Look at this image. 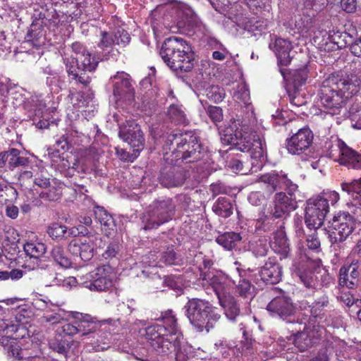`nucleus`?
I'll return each mask as SVG.
<instances>
[{"label":"nucleus","mask_w":361,"mask_h":361,"mask_svg":"<svg viewBox=\"0 0 361 361\" xmlns=\"http://www.w3.org/2000/svg\"><path fill=\"white\" fill-rule=\"evenodd\" d=\"M250 250L256 257H264L269 251V245L266 238H260L250 243Z\"/></svg>","instance_id":"obj_51"},{"label":"nucleus","mask_w":361,"mask_h":361,"mask_svg":"<svg viewBox=\"0 0 361 361\" xmlns=\"http://www.w3.org/2000/svg\"><path fill=\"white\" fill-rule=\"evenodd\" d=\"M233 97L240 106L235 117L231 120V124L224 133H221V140L224 145H231L239 151L250 149L255 150V158H261L263 155V145L261 136L250 128L251 118H254V111L250 102V92L245 87H241L234 93Z\"/></svg>","instance_id":"obj_1"},{"label":"nucleus","mask_w":361,"mask_h":361,"mask_svg":"<svg viewBox=\"0 0 361 361\" xmlns=\"http://www.w3.org/2000/svg\"><path fill=\"white\" fill-rule=\"evenodd\" d=\"M24 250L27 255L30 256V259L33 258L36 260L37 268L44 269V264L39 259L47 250V247L44 243L39 242L27 243L24 245Z\"/></svg>","instance_id":"obj_36"},{"label":"nucleus","mask_w":361,"mask_h":361,"mask_svg":"<svg viewBox=\"0 0 361 361\" xmlns=\"http://www.w3.org/2000/svg\"><path fill=\"white\" fill-rule=\"evenodd\" d=\"M112 274L113 268L104 264L87 274L84 283L91 290L105 291L112 286Z\"/></svg>","instance_id":"obj_10"},{"label":"nucleus","mask_w":361,"mask_h":361,"mask_svg":"<svg viewBox=\"0 0 361 361\" xmlns=\"http://www.w3.org/2000/svg\"><path fill=\"white\" fill-rule=\"evenodd\" d=\"M176 361H189L190 358L193 356V348L180 334L178 341L176 344Z\"/></svg>","instance_id":"obj_43"},{"label":"nucleus","mask_w":361,"mask_h":361,"mask_svg":"<svg viewBox=\"0 0 361 361\" xmlns=\"http://www.w3.org/2000/svg\"><path fill=\"white\" fill-rule=\"evenodd\" d=\"M245 2L255 14L269 12L271 8L269 0H245Z\"/></svg>","instance_id":"obj_53"},{"label":"nucleus","mask_w":361,"mask_h":361,"mask_svg":"<svg viewBox=\"0 0 361 361\" xmlns=\"http://www.w3.org/2000/svg\"><path fill=\"white\" fill-rule=\"evenodd\" d=\"M92 171V169L88 168L84 164H80L76 159H74L73 166L68 169H66L61 172L66 177H72L74 176L75 172L90 173Z\"/></svg>","instance_id":"obj_57"},{"label":"nucleus","mask_w":361,"mask_h":361,"mask_svg":"<svg viewBox=\"0 0 361 361\" xmlns=\"http://www.w3.org/2000/svg\"><path fill=\"white\" fill-rule=\"evenodd\" d=\"M49 345L51 349L61 355H66L70 348L68 341L63 339L52 340Z\"/></svg>","instance_id":"obj_60"},{"label":"nucleus","mask_w":361,"mask_h":361,"mask_svg":"<svg viewBox=\"0 0 361 361\" xmlns=\"http://www.w3.org/2000/svg\"><path fill=\"white\" fill-rule=\"evenodd\" d=\"M160 56L174 71L189 72L193 68L194 53L187 42L180 37L166 39L161 46Z\"/></svg>","instance_id":"obj_4"},{"label":"nucleus","mask_w":361,"mask_h":361,"mask_svg":"<svg viewBox=\"0 0 361 361\" xmlns=\"http://www.w3.org/2000/svg\"><path fill=\"white\" fill-rule=\"evenodd\" d=\"M341 189L352 197V205L350 207L351 218L355 224H361V182L353 180L342 183Z\"/></svg>","instance_id":"obj_16"},{"label":"nucleus","mask_w":361,"mask_h":361,"mask_svg":"<svg viewBox=\"0 0 361 361\" xmlns=\"http://www.w3.org/2000/svg\"><path fill=\"white\" fill-rule=\"evenodd\" d=\"M157 97L158 91L156 87H151L147 90L142 96V101L144 107L156 110Z\"/></svg>","instance_id":"obj_52"},{"label":"nucleus","mask_w":361,"mask_h":361,"mask_svg":"<svg viewBox=\"0 0 361 361\" xmlns=\"http://www.w3.org/2000/svg\"><path fill=\"white\" fill-rule=\"evenodd\" d=\"M80 228H82L81 226H79L78 228H68L65 225L58 222H54L48 226L47 232L52 240L56 241H61L67 240L72 237H75L80 233L83 234L84 235L87 234L86 230L80 231Z\"/></svg>","instance_id":"obj_21"},{"label":"nucleus","mask_w":361,"mask_h":361,"mask_svg":"<svg viewBox=\"0 0 361 361\" xmlns=\"http://www.w3.org/2000/svg\"><path fill=\"white\" fill-rule=\"evenodd\" d=\"M54 147L55 149L53 152H51V154H53L54 157H59L61 159V155L59 154V150L62 149L66 151L69 149V144L67 140V137L65 135L60 137L58 140H56Z\"/></svg>","instance_id":"obj_64"},{"label":"nucleus","mask_w":361,"mask_h":361,"mask_svg":"<svg viewBox=\"0 0 361 361\" xmlns=\"http://www.w3.org/2000/svg\"><path fill=\"white\" fill-rule=\"evenodd\" d=\"M145 331L146 338L150 342L151 347H152L153 342L158 341V339L159 340L166 334V328L161 324H155L147 327Z\"/></svg>","instance_id":"obj_50"},{"label":"nucleus","mask_w":361,"mask_h":361,"mask_svg":"<svg viewBox=\"0 0 361 361\" xmlns=\"http://www.w3.org/2000/svg\"><path fill=\"white\" fill-rule=\"evenodd\" d=\"M216 242L227 250L235 249L242 240L239 233L226 232L216 238Z\"/></svg>","instance_id":"obj_42"},{"label":"nucleus","mask_w":361,"mask_h":361,"mask_svg":"<svg viewBox=\"0 0 361 361\" xmlns=\"http://www.w3.org/2000/svg\"><path fill=\"white\" fill-rule=\"evenodd\" d=\"M279 71L284 80L288 82L287 88L299 92L300 87L304 85L307 79L308 74L306 68H300L289 71L284 68H279Z\"/></svg>","instance_id":"obj_28"},{"label":"nucleus","mask_w":361,"mask_h":361,"mask_svg":"<svg viewBox=\"0 0 361 361\" xmlns=\"http://www.w3.org/2000/svg\"><path fill=\"white\" fill-rule=\"evenodd\" d=\"M326 156L339 163V159L343 157V150L347 145L337 137H331L324 145Z\"/></svg>","instance_id":"obj_33"},{"label":"nucleus","mask_w":361,"mask_h":361,"mask_svg":"<svg viewBox=\"0 0 361 361\" xmlns=\"http://www.w3.org/2000/svg\"><path fill=\"white\" fill-rule=\"evenodd\" d=\"M339 164L348 169H361V154L347 145L343 150V157L339 159ZM357 180L361 182V178Z\"/></svg>","instance_id":"obj_32"},{"label":"nucleus","mask_w":361,"mask_h":361,"mask_svg":"<svg viewBox=\"0 0 361 361\" xmlns=\"http://www.w3.org/2000/svg\"><path fill=\"white\" fill-rule=\"evenodd\" d=\"M43 281L47 286H54L63 285L65 280L61 274L49 269L43 275Z\"/></svg>","instance_id":"obj_55"},{"label":"nucleus","mask_w":361,"mask_h":361,"mask_svg":"<svg viewBox=\"0 0 361 361\" xmlns=\"http://www.w3.org/2000/svg\"><path fill=\"white\" fill-rule=\"evenodd\" d=\"M282 180L281 190H285L284 192L286 193V197L288 200H291L292 202L298 204L297 194L299 193L298 185L289 179L286 173H285Z\"/></svg>","instance_id":"obj_48"},{"label":"nucleus","mask_w":361,"mask_h":361,"mask_svg":"<svg viewBox=\"0 0 361 361\" xmlns=\"http://www.w3.org/2000/svg\"><path fill=\"white\" fill-rule=\"evenodd\" d=\"M68 250L73 255L79 256L82 260L89 261L93 257V239L87 237L83 241L73 240L68 245Z\"/></svg>","instance_id":"obj_27"},{"label":"nucleus","mask_w":361,"mask_h":361,"mask_svg":"<svg viewBox=\"0 0 361 361\" xmlns=\"http://www.w3.org/2000/svg\"><path fill=\"white\" fill-rule=\"evenodd\" d=\"M295 275L300 279L304 286L308 288H316L318 286V276L312 269L297 268Z\"/></svg>","instance_id":"obj_44"},{"label":"nucleus","mask_w":361,"mask_h":361,"mask_svg":"<svg viewBox=\"0 0 361 361\" xmlns=\"http://www.w3.org/2000/svg\"><path fill=\"white\" fill-rule=\"evenodd\" d=\"M295 27L301 32H307L313 26V20L310 16L302 15L300 16L298 19L295 20Z\"/></svg>","instance_id":"obj_56"},{"label":"nucleus","mask_w":361,"mask_h":361,"mask_svg":"<svg viewBox=\"0 0 361 361\" xmlns=\"http://www.w3.org/2000/svg\"><path fill=\"white\" fill-rule=\"evenodd\" d=\"M176 207L171 197L164 196L154 200L141 216L143 229H157L170 221L175 215Z\"/></svg>","instance_id":"obj_6"},{"label":"nucleus","mask_w":361,"mask_h":361,"mask_svg":"<svg viewBox=\"0 0 361 361\" xmlns=\"http://www.w3.org/2000/svg\"><path fill=\"white\" fill-rule=\"evenodd\" d=\"M285 173L283 171H272L262 175L259 178V182L264 184V188L269 194L274 193L278 190H281L282 178Z\"/></svg>","instance_id":"obj_31"},{"label":"nucleus","mask_w":361,"mask_h":361,"mask_svg":"<svg viewBox=\"0 0 361 361\" xmlns=\"http://www.w3.org/2000/svg\"><path fill=\"white\" fill-rule=\"evenodd\" d=\"M298 204L288 200L286 193L283 192H276L274 197L272 204L270 205L269 213L275 219H286L292 211L297 209Z\"/></svg>","instance_id":"obj_17"},{"label":"nucleus","mask_w":361,"mask_h":361,"mask_svg":"<svg viewBox=\"0 0 361 361\" xmlns=\"http://www.w3.org/2000/svg\"><path fill=\"white\" fill-rule=\"evenodd\" d=\"M267 310L273 316L279 317L288 322H294V319H291V317L295 312V307L291 298L286 295L283 291L281 290L280 295L274 298L269 302Z\"/></svg>","instance_id":"obj_12"},{"label":"nucleus","mask_w":361,"mask_h":361,"mask_svg":"<svg viewBox=\"0 0 361 361\" xmlns=\"http://www.w3.org/2000/svg\"><path fill=\"white\" fill-rule=\"evenodd\" d=\"M329 298L326 295H322L318 298L310 307V312L314 319L319 317L324 307L329 305Z\"/></svg>","instance_id":"obj_54"},{"label":"nucleus","mask_w":361,"mask_h":361,"mask_svg":"<svg viewBox=\"0 0 361 361\" xmlns=\"http://www.w3.org/2000/svg\"><path fill=\"white\" fill-rule=\"evenodd\" d=\"M360 86L361 79L356 74H332L322 82L319 92L321 102L328 114H338L343 98L355 94Z\"/></svg>","instance_id":"obj_2"},{"label":"nucleus","mask_w":361,"mask_h":361,"mask_svg":"<svg viewBox=\"0 0 361 361\" xmlns=\"http://www.w3.org/2000/svg\"><path fill=\"white\" fill-rule=\"evenodd\" d=\"M16 195L17 191L13 187L0 183V204H6L10 197Z\"/></svg>","instance_id":"obj_59"},{"label":"nucleus","mask_w":361,"mask_h":361,"mask_svg":"<svg viewBox=\"0 0 361 361\" xmlns=\"http://www.w3.org/2000/svg\"><path fill=\"white\" fill-rule=\"evenodd\" d=\"M358 260H353L348 266H343L339 271V285L353 289L359 282Z\"/></svg>","instance_id":"obj_24"},{"label":"nucleus","mask_w":361,"mask_h":361,"mask_svg":"<svg viewBox=\"0 0 361 361\" xmlns=\"http://www.w3.org/2000/svg\"><path fill=\"white\" fill-rule=\"evenodd\" d=\"M167 113L171 121L176 124H185L188 123L186 115L182 109V106L171 104Z\"/></svg>","instance_id":"obj_49"},{"label":"nucleus","mask_w":361,"mask_h":361,"mask_svg":"<svg viewBox=\"0 0 361 361\" xmlns=\"http://www.w3.org/2000/svg\"><path fill=\"white\" fill-rule=\"evenodd\" d=\"M20 317L12 316L0 319V331L6 334H15L18 331L25 332V329L20 321Z\"/></svg>","instance_id":"obj_37"},{"label":"nucleus","mask_w":361,"mask_h":361,"mask_svg":"<svg viewBox=\"0 0 361 361\" xmlns=\"http://www.w3.org/2000/svg\"><path fill=\"white\" fill-rule=\"evenodd\" d=\"M345 347V343L341 341H334L328 343L324 351H319L318 354L310 359L309 361H329V355L335 353L336 356H339L341 353V348Z\"/></svg>","instance_id":"obj_45"},{"label":"nucleus","mask_w":361,"mask_h":361,"mask_svg":"<svg viewBox=\"0 0 361 361\" xmlns=\"http://www.w3.org/2000/svg\"><path fill=\"white\" fill-rule=\"evenodd\" d=\"M63 63L66 66V72L68 78L71 80L75 81L77 83L87 86L91 81L90 75H84L82 73H75V68L80 64V59L74 57H68L63 59Z\"/></svg>","instance_id":"obj_30"},{"label":"nucleus","mask_w":361,"mask_h":361,"mask_svg":"<svg viewBox=\"0 0 361 361\" xmlns=\"http://www.w3.org/2000/svg\"><path fill=\"white\" fill-rule=\"evenodd\" d=\"M130 41V35L122 27H118L114 32L101 31L97 46L102 50V53H97L98 59L108 60L113 51L114 45L124 47L129 44Z\"/></svg>","instance_id":"obj_9"},{"label":"nucleus","mask_w":361,"mask_h":361,"mask_svg":"<svg viewBox=\"0 0 361 361\" xmlns=\"http://www.w3.org/2000/svg\"><path fill=\"white\" fill-rule=\"evenodd\" d=\"M200 269L201 271L200 278L203 281H207L212 286L218 299L229 293L226 286L227 277L221 272L214 271H203L202 267H200Z\"/></svg>","instance_id":"obj_20"},{"label":"nucleus","mask_w":361,"mask_h":361,"mask_svg":"<svg viewBox=\"0 0 361 361\" xmlns=\"http://www.w3.org/2000/svg\"><path fill=\"white\" fill-rule=\"evenodd\" d=\"M39 23H32L27 31L25 39L27 42L35 47H39L44 44L46 32L44 26H39Z\"/></svg>","instance_id":"obj_39"},{"label":"nucleus","mask_w":361,"mask_h":361,"mask_svg":"<svg viewBox=\"0 0 361 361\" xmlns=\"http://www.w3.org/2000/svg\"><path fill=\"white\" fill-rule=\"evenodd\" d=\"M180 333L169 332L158 341L152 343V348L159 355H168L176 351Z\"/></svg>","instance_id":"obj_26"},{"label":"nucleus","mask_w":361,"mask_h":361,"mask_svg":"<svg viewBox=\"0 0 361 361\" xmlns=\"http://www.w3.org/2000/svg\"><path fill=\"white\" fill-rule=\"evenodd\" d=\"M70 315L72 319H78L79 336L82 339L93 337L95 332L104 324V322L99 321L88 314L71 312Z\"/></svg>","instance_id":"obj_14"},{"label":"nucleus","mask_w":361,"mask_h":361,"mask_svg":"<svg viewBox=\"0 0 361 361\" xmlns=\"http://www.w3.org/2000/svg\"><path fill=\"white\" fill-rule=\"evenodd\" d=\"M184 309L190 324L198 332H209L221 317L217 308L206 300L190 299Z\"/></svg>","instance_id":"obj_5"},{"label":"nucleus","mask_w":361,"mask_h":361,"mask_svg":"<svg viewBox=\"0 0 361 361\" xmlns=\"http://www.w3.org/2000/svg\"><path fill=\"white\" fill-rule=\"evenodd\" d=\"M120 251V245L116 241H113L109 244L102 256L106 259H111L115 257Z\"/></svg>","instance_id":"obj_63"},{"label":"nucleus","mask_w":361,"mask_h":361,"mask_svg":"<svg viewBox=\"0 0 361 361\" xmlns=\"http://www.w3.org/2000/svg\"><path fill=\"white\" fill-rule=\"evenodd\" d=\"M90 341V345L96 352L104 351L110 348L111 343V334L104 331L102 327L98 331L95 332L93 337L88 338Z\"/></svg>","instance_id":"obj_35"},{"label":"nucleus","mask_w":361,"mask_h":361,"mask_svg":"<svg viewBox=\"0 0 361 361\" xmlns=\"http://www.w3.org/2000/svg\"><path fill=\"white\" fill-rule=\"evenodd\" d=\"M187 178L185 170L176 166H167L161 171L159 180L163 187L170 188L181 186Z\"/></svg>","instance_id":"obj_18"},{"label":"nucleus","mask_w":361,"mask_h":361,"mask_svg":"<svg viewBox=\"0 0 361 361\" xmlns=\"http://www.w3.org/2000/svg\"><path fill=\"white\" fill-rule=\"evenodd\" d=\"M118 135L133 148V151L135 152L134 157H137L144 145L140 126L134 121H129L126 125L120 126Z\"/></svg>","instance_id":"obj_13"},{"label":"nucleus","mask_w":361,"mask_h":361,"mask_svg":"<svg viewBox=\"0 0 361 361\" xmlns=\"http://www.w3.org/2000/svg\"><path fill=\"white\" fill-rule=\"evenodd\" d=\"M82 57L83 59H80V64L83 68V70H85L86 73H92L94 71L98 66L99 61L94 58H92L91 54L89 52H87L85 54V56Z\"/></svg>","instance_id":"obj_58"},{"label":"nucleus","mask_w":361,"mask_h":361,"mask_svg":"<svg viewBox=\"0 0 361 361\" xmlns=\"http://www.w3.org/2000/svg\"><path fill=\"white\" fill-rule=\"evenodd\" d=\"M333 231L329 234L331 246L334 250H344V242L355 230V223L349 212H342L335 215L331 222Z\"/></svg>","instance_id":"obj_7"},{"label":"nucleus","mask_w":361,"mask_h":361,"mask_svg":"<svg viewBox=\"0 0 361 361\" xmlns=\"http://www.w3.org/2000/svg\"><path fill=\"white\" fill-rule=\"evenodd\" d=\"M109 80L112 82L113 94L116 101L131 103L135 98V89L130 76L123 72H117Z\"/></svg>","instance_id":"obj_11"},{"label":"nucleus","mask_w":361,"mask_h":361,"mask_svg":"<svg viewBox=\"0 0 361 361\" xmlns=\"http://www.w3.org/2000/svg\"><path fill=\"white\" fill-rule=\"evenodd\" d=\"M282 267L275 258L269 257L261 267L259 275L266 283L276 284L282 278Z\"/></svg>","instance_id":"obj_22"},{"label":"nucleus","mask_w":361,"mask_h":361,"mask_svg":"<svg viewBox=\"0 0 361 361\" xmlns=\"http://www.w3.org/2000/svg\"><path fill=\"white\" fill-rule=\"evenodd\" d=\"M236 271L238 273V281L232 279V282L235 285V291L241 297L245 298H252L254 295V286L250 281L243 278V272L240 268L237 267Z\"/></svg>","instance_id":"obj_38"},{"label":"nucleus","mask_w":361,"mask_h":361,"mask_svg":"<svg viewBox=\"0 0 361 361\" xmlns=\"http://www.w3.org/2000/svg\"><path fill=\"white\" fill-rule=\"evenodd\" d=\"M329 212V202L326 198L317 196L307 201L305 222L308 228H319Z\"/></svg>","instance_id":"obj_8"},{"label":"nucleus","mask_w":361,"mask_h":361,"mask_svg":"<svg viewBox=\"0 0 361 361\" xmlns=\"http://www.w3.org/2000/svg\"><path fill=\"white\" fill-rule=\"evenodd\" d=\"M164 149L171 151V156L176 161L192 163L200 160L204 154V149L191 132L184 133L176 132L168 135Z\"/></svg>","instance_id":"obj_3"},{"label":"nucleus","mask_w":361,"mask_h":361,"mask_svg":"<svg viewBox=\"0 0 361 361\" xmlns=\"http://www.w3.org/2000/svg\"><path fill=\"white\" fill-rule=\"evenodd\" d=\"M51 256L53 260L62 268L68 269L72 266L71 259L64 247L61 245H58L53 247L51 251Z\"/></svg>","instance_id":"obj_46"},{"label":"nucleus","mask_w":361,"mask_h":361,"mask_svg":"<svg viewBox=\"0 0 361 361\" xmlns=\"http://www.w3.org/2000/svg\"><path fill=\"white\" fill-rule=\"evenodd\" d=\"M0 342L8 357L19 360L25 358L24 350L16 339L11 338L10 336H3Z\"/></svg>","instance_id":"obj_34"},{"label":"nucleus","mask_w":361,"mask_h":361,"mask_svg":"<svg viewBox=\"0 0 361 361\" xmlns=\"http://www.w3.org/2000/svg\"><path fill=\"white\" fill-rule=\"evenodd\" d=\"M30 163L27 157L21 155V152L16 148L0 152V168L6 166L9 170L20 166H26Z\"/></svg>","instance_id":"obj_23"},{"label":"nucleus","mask_w":361,"mask_h":361,"mask_svg":"<svg viewBox=\"0 0 361 361\" xmlns=\"http://www.w3.org/2000/svg\"><path fill=\"white\" fill-rule=\"evenodd\" d=\"M212 210L216 215L223 218H228L233 214L234 205L230 198L220 197L213 204Z\"/></svg>","instance_id":"obj_40"},{"label":"nucleus","mask_w":361,"mask_h":361,"mask_svg":"<svg viewBox=\"0 0 361 361\" xmlns=\"http://www.w3.org/2000/svg\"><path fill=\"white\" fill-rule=\"evenodd\" d=\"M313 134L309 128L300 129L291 137L286 140V148L290 154H300L310 146Z\"/></svg>","instance_id":"obj_15"},{"label":"nucleus","mask_w":361,"mask_h":361,"mask_svg":"<svg viewBox=\"0 0 361 361\" xmlns=\"http://www.w3.org/2000/svg\"><path fill=\"white\" fill-rule=\"evenodd\" d=\"M95 219L100 223L102 229L114 230L116 225L112 216L102 207H96L94 209Z\"/></svg>","instance_id":"obj_47"},{"label":"nucleus","mask_w":361,"mask_h":361,"mask_svg":"<svg viewBox=\"0 0 361 361\" xmlns=\"http://www.w3.org/2000/svg\"><path fill=\"white\" fill-rule=\"evenodd\" d=\"M176 16L180 26L192 25L197 21V16L194 11L183 4L178 5L176 9Z\"/></svg>","instance_id":"obj_41"},{"label":"nucleus","mask_w":361,"mask_h":361,"mask_svg":"<svg viewBox=\"0 0 361 361\" xmlns=\"http://www.w3.org/2000/svg\"><path fill=\"white\" fill-rule=\"evenodd\" d=\"M269 47L275 52L278 66L280 68L287 66L290 63L294 55L292 52L293 46L290 41L275 37L274 42L269 43Z\"/></svg>","instance_id":"obj_19"},{"label":"nucleus","mask_w":361,"mask_h":361,"mask_svg":"<svg viewBox=\"0 0 361 361\" xmlns=\"http://www.w3.org/2000/svg\"><path fill=\"white\" fill-rule=\"evenodd\" d=\"M314 231L309 234L307 237L306 242H307V246L310 250L319 251L320 250V240L317 236V229L318 228H313Z\"/></svg>","instance_id":"obj_62"},{"label":"nucleus","mask_w":361,"mask_h":361,"mask_svg":"<svg viewBox=\"0 0 361 361\" xmlns=\"http://www.w3.org/2000/svg\"><path fill=\"white\" fill-rule=\"evenodd\" d=\"M219 302L226 318L232 322H237L240 316V309L235 298L228 293L219 298Z\"/></svg>","instance_id":"obj_29"},{"label":"nucleus","mask_w":361,"mask_h":361,"mask_svg":"<svg viewBox=\"0 0 361 361\" xmlns=\"http://www.w3.org/2000/svg\"><path fill=\"white\" fill-rule=\"evenodd\" d=\"M163 323L164 324L162 326H165L166 328V333H177V321L175 316L173 315L171 312L166 314L163 317Z\"/></svg>","instance_id":"obj_61"},{"label":"nucleus","mask_w":361,"mask_h":361,"mask_svg":"<svg viewBox=\"0 0 361 361\" xmlns=\"http://www.w3.org/2000/svg\"><path fill=\"white\" fill-rule=\"evenodd\" d=\"M270 247L274 252L281 256V259L288 257L290 247L288 239L283 226H280L273 233V238L270 242Z\"/></svg>","instance_id":"obj_25"}]
</instances>
